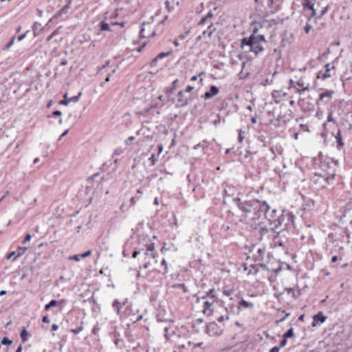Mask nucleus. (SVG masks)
Wrapping results in <instances>:
<instances>
[{
  "instance_id": "obj_1",
  "label": "nucleus",
  "mask_w": 352,
  "mask_h": 352,
  "mask_svg": "<svg viewBox=\"0 0 352 352\" xmlns=\"http://www.w3.org/2000/svg\"><path fill=\"white\" fill-rule=\"evenodd\" d=\"M234 201L237 205L239 209L242 212L245 219L249 221H258V217L262 211L267 208V202L261 201L258 199L248 201H242L241 198H234Z\"/></svg>"
},
{
  "instance_id": "obj_2",
  "label": "nucleus",
  "mask_w": 352,
  "mask_h": 352,
  "mask_svg": "<svg viewBox=\"0 0 352 352\" xmlns=\"http://www.w3.org/2000/svg\"><path fill=\"white\" fill-rule=\"evenodd\" d=\"M263 212L260 213L258 217V224H265V221L269 222V229L274 231V232L279 233L283 229H279L282 225V222L284 221L283 214L280 211H277L276 209H270V207L267 204V208Z\"/></svg>"
},
{
  "instance_id": "obj_3",
  "label": "nucleus",
  "mask_w": 352,
  "mask_h": 352,
  "mask_svg": "<svg viewBox=\"0 0 352 352\" xmlns=\"http://www.w3.org/2000/svg\"><path fill=\"white\" fill-rule=\"evenodd\" d=\"M253 38H243L241 41V48L245 52H252L255 54L263 50L262 44L253 42Z\"/></svg>"
},
{
  "instance_id": "obj_4",
  "label": "nucleus",
  "mask_w": 352,
  "mask_h": 352,
  "mask_svg": "<svg viewBox=\"0 0 352 352\" xmlns=\"http://www.w3.org/2000/svg\"><path fill=\"white\" fill-rule=\"evenodd\" d=\"M155 244L150 243L146 245V250L143 253V260L144 263L143 264V267L147 269L150 267L153 263H157V260H155Z\"/></svg>"
},
{
  "instance_id": "obj_5",
  "label": "nucleus",
  "mask_w": 352,
  "mask_h": 352,
  "mask_svg": "<svg viewBox=\"0 0 352 352\" xmlns=\"http://www.w3.org/2000/svg\"><path fill=\"white\" fill-rule=\"evenodd\" d=\"M335 170L331 171L329 175H315L314 182L322 188L325 187L334 179Z\"/></svg>"
},
{
  "instance_id": "obj_6",
  "label": "nucleus",
  "mask_w": 352,
  "mask_h": 352,
  "mask_svg": "<svg viewBox=\"0 0 352 352\" xmlns=\"http://www.w3.org/2000/svg\"><path fill=\"white\" fill-rule=\"evenodd\" d=\"M224 330V325H219L215 322H210L206 326V333L210 336H215L221 335Z\"/></svg>"
},
{
  "instance_id": "obj_7",
  "label": "nucleus",
  "mask_w": 352,
  "mask_h": 352,
  "mask_svg": "<svg viewBox=\"0 0 352 352\" xmlns=\"http://www.w3.org/2000/svg\"><path fill=\"white\" fill-rule=\"evenodd\" d=\"M191 100L190 95L184 94V91H180L178 92L177 99L173 102L175 103V106L177 108L186 106Z\"/></svg>"
},
{
  "instance_id": "obj_8",
  "label": "nucleus",
  "mask_w": 352,
  "mask_h": 352,
  "mask_svg": "<svg viewBox=\"0 0 352 352\" xmlns=\"http://www.w3.org/2000/svg\"><path fill=\"white\" fill-rule=\"evenodd\" d=\"M335 94V91L333 90H327L325 92L320 93L319 95V98L316 101L318 105H319L321 102H327L329 100L332 99L333 96Z\"/></svg>"
},
{
  "instance_id": "obj_9",
  "label": "nucleus",
  "mask_w": 352,
  "mask_h": 352,
  "mask_svg": "<svg viewBox=\"0 0 352 352\" xmlns=\"http://www.w3.org/2000/svg\"><path fill=\"white\" fill-rule=\"evenodd\" d=\"M296 86L298 87H301V89H298L297 91L300 94H302V93L305 91H309L310 89V84L309 82H305L302 78H300L298 81L296 82Z\"/></svg>"
},
{
  "instance_id": "obj_10",
  "label": "nucleus",
  "mask_w": 352,
  "mask_h": 352,
  "mask_svg": "<svg viewBox=\"0 0 352 352\" xmlns=\"http://www.w3.org/2000/svg\"><path fill=\"white\" fill-rule=\"evenodd\" d=\"M219 92V89L214 86V85H212L210 87V90L208 91H206L205 94H204V98L205 99H210L212 97L216 96L217 94H218Z\"/></svg>"
},
{
  "instance_id": "obj_11",
  "label": "nucleus",
  "mask_w": 352,
  "mask_h": 352,
  "mask_svg": "<svg viewBox=\"0 0 352 352\" xmlns=\"http://www.w3.org/2000/svg\"><path fill=\"white\" fill-rule=\"evenodd\" d=\"M213 302L214 300H212V302L206 300L204 302V309L202 312L204 313V315L209 316L212 314V309H211V307L213 304Z\"/></svg>"
},
{
  "instance_id": "obj_12",
  "label": "nucleus",
  "mask_w": 352,
  "mask_h": 352,
  "mask_svg": "<svg viewBox=\"0 0 352 352\" xmlns=\"http://www.w3.org/2000/svg\"><path fill=\"white\" fill-rule=\"evenodd\" d=\"M326 320L327 317L324 316L322 312H319L314 316L311 324L313 327H316L318 321H320L321 323H323Z\"/></svg>"
},
{
  "instance_id": "obj_13",
  "label": "nucleus",
  "mask_w": 352,
  "mask_h": 352,
  "mask_svg": "<svg viewBox=\"0 0 352 352\" xmlns=\"http://www.w3.org/2000/svg\"><path fill=\"white\" fill-rule=\"evenodd\" d=\"M249 38H253L254 40L253 42L257 43H262L265 42V36L262 34H256V32L254 30L253 32V34L249 37Z\"/></svg>"
},
{
  "instance_id": "obj_14",
  "label": "nucleus",
  "mask_w": 352,
  "mask_h": 352,
  "mask_svg": "<svg viewBox=\"0 0 352 352\" xmlns=\"http://www.w3.org/2000/svg\"><path fill=\"white\" fill-rule=\"evenodd\" d=\"M214 30L215 28L212 25V23L210 22V24L208 25L207 30H204L202 34L204 36L207 35L208 37H210Z\"/></svg>"
},
{
  "instance_id": "obj_15",
  "label": "nucleus",
  "mask_w": 352,
  "mask_h": 352,
  "mask_svg": "<svg viewBox=\"0 0 352 352\" xmlns=\"http://www.w3.org/2000/svg\"><path fill=\"white\" fill-rule=\"evenodd\" d=\"M63 302L64 300L57 301L55 300H52L45 306V310L48 311L51 307L61 305Z\"/></svg>"
},
{
  "instance_id": "obj_16",
  "label": "nucleus",
  "mask_w": 352,
  "mask_h": 352,
  "mask_svg": "<svg viewBox=\"0 0 352 352\" xmlns=\"http://www.w3.org/2000/svg\"><path fill=\"white\" fill-rule=\"evenodd\" d=\"M32 29L34 36H36L43 29L42 24L38 22H35L33 25Z\"/></svg>"
},
{
  "instance_id": "obj_17",
  "label": "nucleus",
  "mask_w": 352,
  "mask_h": 352,
  "mask_svg": "<svg viewBox=\"0 0 352 352\" xmlns=\"http://www.w3.org/2000/svg\"><path fill=\"white\" fill-rule=\"evenodd\" d=\"M331 69H326L324 73L322 74L319 72L318 74V78H321L322 80H325L328 78L331 77L332 74L330 73Z\"/></svg>"
},
{
  "instance_id": "obj_18",
  "label": "nucleus",
  "mask_w": 352,
  "mask_h": 352,
  "mask_svg": "<svg viewBox=\"0 0 352 352\" xmlns=\"http://www.w3.org/2000/svg\"><path fill=\"white\" fill-rule=\"evenodd\" d=\"M302 6L304 9L308 8L309 10L313 9L314 6V0H303Z\"/></svg>"
},
{
  "instance_id": "obj_19",
  "label": "nucleus",
  "mask_w": 352,
  "mask_h": 352,
  "mask_svg": "<svg viewBox=\"0 0 352 352\" xmlns=\"http://www.w3.org/2000/svg\"><path fill=\"white\" fill-rule=\"evenodd\" d=\"M339 251H340V256H333L331 258V262L332 263H336L338 260H342V256L344 254V248L343 247H340Z\"/></svg>"
},
{
  "instance_id": "obj_20",
  "label": "nucleus",
  "mask_w": 352,
  "mask_h": 352,
  "mask_svg": "<svg viewBox=\"0 0 352 352\" xmlns=\"http://www.w3.org/2000/svg\"><path fill=\"white\" fill-rule=\"evenodd\" d=\"M212 16H213V14H212L211 12H209L208 13V14H207L206 16L203 17V18L200 20V21L199 22L198 25H204V23H206V22H208V21L210 19H211V18L212 17Z\"/></svg>"
},
{
  "instance_id": "obj_21",
  "label": "nucleus",
  "mask_w": 352,
  "mask_h": 352,
  "mask_svg": "<svg viewBox=\"0 0 352 352\" xmlns=\"http://www.w3.org/2000/svg\"><path fill=\"white\" fill-rule=\"evenodd\" d=\"M239 305L243 307L244 308H252L254 305L250 302H248L243 299L241 300L239 302Z\"/></svg>"
},
{
  "instance_id": "obj_22",
  "label": "nucleus",
  "mask_w": 352,
  "mask_h": 352,
  "mask_svg": "<svg viewBox=\"0 0 352 352\" xmlns=\"http://www.w3.org/2000/svg\"><path fill=\"white\" fill-rule=\"evenodd\" d=\"M178 82L179 80L177 79L175 80L172 83V87L170 89H167L166 94H168V96H170L173 90L175 89Z\"/></svg>"
},
{
  "instance_id": "obj_23",
  "label": "nucleus",
  "mask_w": 352,
  "mask_h": 352,
  "mask_svg": "<svg viewBox=\"0 0 352 352\" xmlns=\"http://www.w3.org/2000/svg\"><path fill=\"white\" fill-rule=\"evenodd\" d=\"M100 29L102 31H112L110 28L109 24L106 23L105 21H102L100 23Z\"/></svg>"
},
{
  "instance_id": "obj_24",
  "label": "nucleus",
  "mask_w": 352,
  "mask_h": 352,
  "mask_svg": "<svg viewBox=\"0 0 352 352\" xmlns=\"http://www.w3.org/2000/svg\"><path fill=\"white\" fill-rule=\"evenodd\" d=\"M113 307L115 309V311L117 312V314H119L120 312L121 306H120V302L118 300H114V302L113 303Z\"/></svg>"
},
{
  "instance_id": "obj_25",
  "label": "nucleus",
  "mask_w": 352,
  "mask_h": 352,
  "mask_svg": "<svg viewBox=\"0 0 352 352\" xmlns=\"http://www.w3.org/2000/svg\"><path fill=\"white\" fill-rule=\"evenodd\" d=\"M27 249L28 248L25 247H19L18 248L17 251L16 252L17 253V254L16 255L15 258L22 256L25 252Z\"/></svg>"
},
{
  "instance_id": "obj_26",
  "label": "nucleus",
  "mask_w": 352,
  "mask_h": 352,
  "mask_svg": "<svg viewBox=\"0 0 352 352\" xmlns=\"http://www.w3.org/2000/svg\"><path fill=\"white\" fill-rule=\"evenodd\" d=\"M20 336L23 342L28 340V332L25 329L22 330Z\"/></svg>"
},
{
  "instance_id": "obj_27",
  "label": "nucleus",
  "mask_w": 352,
  "mask_h": 352,
  "mask_svg": "<svg viewBox=\"0 0 352 352\" xmlns=\"http://www.w3.org/2000/svg\"><path fill=\"white\" fill-rule=\"evenodd\" d=\"M293 335H294L293 329L290 328L283 334V337L287 339L288 338L292 337Z\"/></svg>"
},
{
  "instance_id": "obj_28",
  "label": "nucleus",
  "mask_w": 352,
  "mask_h": 352,
  "mask_svg": "<svg viewBox=\"0 0 352 352\" xmlns=\"http://www.w3.org/2000/svg\"><path fill=\"white\" fill-rule=\"evenodd\" d=\"M81 92L78 93L77 96L71 97L69 98V103L70 102H77L79 100L80 97L81 96Z\"/></svg>"
},
{
  "instance_id": "obj_29",
  "label": "nucleus",
  "mask_w": 352,
  "mask_h": 352,
  "mask_svg": "<svg viewBox=\"0 0 352 352\" xmlns=\"http://www.w3.org/2000/svg\"><path fill=\"white\" fill-rule=\"evenodd\" d=\"M12 343V341L10 339H9L8 337H4L1 341V344H3V345H7V344L10 345Z\"/></svg>"
},
{
  "instance_id": "obj_30",
  "label": "nucleus",
  "mask_w": 352,
  "mask_h": 352,
  "mask_svg": "<svg viewBox=\"0 0 352 352\" xmlns=\"http://www.w3.org/2000/svg\"><path fill=\"white\" fill-rule=\"evenodd\" d=\"M336 138L337 140V142L338 144V146L342 147L344 145V142H342V138L340 137V132L338 133Z\"/></svg>"
},
{
  "instance_id": "obj_31",
  "label": "nucleus",
  "mask_w": 352,
  "mask_h": 352,
  "mask_svg": "<svg viewBox=\"0 0 352 352\" xmlns=\"http://www.w3.org/2000/svg\"><path fill=\"white\" fill-rule=\"evenodd\" d=\"M115 72H116V69H113V70L111 71V74H109V75L107 76V77L106 78L105 80H104V82H102L100 83V87H104V85H105V83H106V82H109V81L110 80V76H111V74H114Z\"/></svg>"
},
{
  "instance_id": "obj_32",
  "label": "nucleus",
  "mask_w": 352,
  "mask_h": 352,
  "mask_svg": "<svg viewBox=\"0 0 352 352\" xmlns=\"http://www.w3.org/2000/svg\"><path fill=\"white\" fill-rule=\"evenodd\" d=\"M64 99L60 101V104L67 105L69 103V98H67V94H65L63 96Z\"/></svg>"
},
{
  "instance_id": "obj_33",
  "label": "nucleus",
  "mask_w": 352,
  "mask_h": 352,
  "mask_svg": "<svg viewBox=\"0 0 352 352\" xmlns=\"http://www.w3.org/2000/svg\"><path fill=\"white\" fill-rule=\"evenodd\" d=\"M285 290L287 291V294L292 295L293 298H297V296H296V292H294L293 288H285Z\"/></svg>"
},
{
  "instance_id": "obj_34",
  "label": "nucleus",
  "mask_w": 352,
  "mask_h": 352,
  "mask_svg": "<svg viewBox=\"0 0 352 352\" xmlns=\"http://www.w3.org/2000/svg\"><path fill=\"white\" fill-rule=\"evenodd\" d=\"M15 38L14 37H12L10 41L8 42V43L3 47V50H8L10 47H12L14 43Z\"/></svg>"
},
{
  "instance_id": "obj_35",
  "label": "nucleus",
  "mask_w": 352,
  "mask_h": 352,
  "mask_svg": "<svg viewBox=\"0 0 352 352\" xmlns=\"http://www.w3.org/2000/svg\"><path fill=\"white\" fill-rule=\"evenodd\" d=\"M61 28V26L58 27L55 31H54L48 37L47 40L50 41L54 36L58 34L59 30Z\"/></svg>"
},
{
  "instance_id": "obj_36",
  "label": "nucleus",
  "mask_w": 352,
  "mask_h": 352,
  "mask_svg": "<svg viewBox=\"0 0 352 352\" xmlns=\"http://www.w3.org/2000/svg\"><path fill=\"white\" fill-rule=\"evenodd\" d=\"M148 160L151 161L152 165L154 166L156 164L157 159L155 154H152L151 156L149 157Z\"/></svg>"
},
{
  "instance_id": "obj_37",
  "label": "nucleus",
  "mask_w": 352,
  "mask_h": 352,
  "mask_svg": "<svg viewBox=\"0 0 352 352\" xmlns=\"http://www.w3.org/2000/svg\"><path fill=\"white\" fill-rule=\"evenodd\" d=\"M169 54H170V52H162V53L159 54L156 57H157V59L160 60L163 58L168 56Z\"/></svg>"
},
{
  "instance_id": "obj_38",
  "label": "nucleus",
  "mask_w": 352,
  "mask_h": 352,
  "mask_svg": "<svg viewBox=\"0 0 352 352\" xmlns=\"http://www.w3.org/2000/svg\"><path fill=\"white\" fill-rule=\"evenodd\" d=\"M229 318H230L228 314H226L225 316H221L220 317H219L217 320L219 322H223L226 320H229Z\"/></svg>"
},
{
  "instance_id": "obj_39",
  "label": "nucleus",
  "mask_w": 352,
  "mask_h": 352,
  "mask_svg": "<svg viewBox=\"0 0 352 352\" xmlns=\"http://www.w3.org/2000/svg\"><path fill=\"white\" fill-rule=\"evenodd\" d=\"M166 95H168V94H166ZM168 98H169V96H164L161 95L158 97V99L162 101L164 103H166L169 100Z\"/></svg>"
},
{
  "instance_id": "obj_40",
  "label": "nucleus",
  "mask_w": 352,
  "mask_h": 352,
  "mask_svg": "<svg viewBox=\"0 0 352 352\" xmlns=\"http://www.w3.org/2000/svg\"><path fill=\"white\" fill-rule=\"evenodd\" d=\"M214 289H210L208 292H207V295L204 296L203 298H206V297L210 296L212 298H213L214 297Z\"/></svg>"
},
{
  "instance_id": "obj_41",
  "label": "nucleus",
  "mask_w": 352,
  "mask_h": 352,
  "mask_svg": "<svg viewBox=\"0 0 352 352\" xmlns=\"http://www.w3.org/2000/svg\"><path fill=\"white\" fill-rule=\"evenodd\" d=\"M223 295H225L228 297H230V300H233V298L231 297V295L232 293V290H223Z\"/></svg>"
},
{
  "instance_id": "obj_42",
  "label": "nucleus",
  "mask_w": 352,
  "mask_h": 352,
  "mask_svg": "<svg viewBox=\"0 0 352 352\" xmlns=\"http://www.w3.org/2000/svg\"><path fill=\"white\" fill-rule=\"evenodd\" d=\"M82 331V327H79L76 329H71V331L74 333V334H78L80 332Z\"/></svg>"
},
{
  "instance_id": "obj_43",
  "label": "nucleus",
  "mask_w": 352,
  "mask_h": 352,
  "mask_svg": "<svg viewBox=\"0 0 352 352\" xmlns=\"http://www.w3.org/2000/svg\"><path fill=\"white\" fill-rule=\"evenodd\" d=\"M287 339L283 338V339L280 341L279 346H278V348L281 349V348L284 347L287 344Z\"/></svg>"
},
{
  "instance_id": "obj_44",
  "label": "nucleus",
  "mask_w": 352,
  "mask_h": 352,
  "mask_svg": "<svg viewBox=\"0 0 352 352\" xmlns=\"http://www.w3.org/2000/svg\"><path fill=\"white\" fill-rule=\"evenodd\" d=\"M80 254H76V255H73V256H69V260H74L76 261H80Z\"/></svg>"
},
{
  "instance_id": "obj_45",
  "label": "nucleus",
  "mask_w": 352,
  "mask_h": 352,
  "mask_svg": "<svg viewBox=\"0 0 352 352\" xmlns=\"http://www.w3.org/2000/svg\"><path fill=\"white\" fill-rule=\"evenodd\" d=\"M159 60V59H157V57H155V58H153L151 62L150 63V65L151 67H156L157 65V61Z\"/></svg>"
},
{
  "instance_id": "obj_46",
  "label": "nucleus",
  "mask_w": 352,
  "mask_h": 352,
  "mask_svg": "<svg viewBox=\"0 0 352 352\" xmlns=\"http://www.w3.org/2000/svg\"><path fill=\"white\" fill-rule=\"evenodd\" d=\"M91 254V250H88L85 252H84L83 254H80V257L81 258H86L89 256H90Z\"/></svg>"
},
{
  "instance_id": "obj_47",
  "label": "nucleus",
  "mask_w": 352,
  "mask_h": 352,
  "mask_svg": "<svg viewBox=\"0 0 352 352\" xmlns=\"http://www.w3.org/2000/svg\"><path fill=\"white\" fill-rule=\"evenodd\" d=\"M28 32H29V30H28L25 33H24V34H23L20 35V36L17 38V40H18L19 41H21L22 40H23V39L26 37V36H27V34H28Z\"/></svg>"
},
{
  "instance_id": "obj_48",
  "label": "nucleus",
  "mask_w": 352,
  "mask_h": 352,
  "mask_svg": "<svg viewBox=\"0 0 352 352\" xmlns=\"http://www.w3.org/2000/svg\"><path fill=\"white\" fill-rule=\"evenodd\" d=\"M145 23H146L145 22H143V23H142V29H141V30H140V37H142V38H144V37L146 36L144 35V25H145Z\"/></svg>"
},
{
  "instance_id": "obj_49",
  "label": "nucleus",
  "mask_w": 352,
  "mask_h": 352,
  "mask_svg": "<svg viewBox=\"0 0 352 352\" xmlns=\"http://www.w3.org/2000/svg\"><path fill=\"white\" fill-rule=\"evenodd\" d=\"M164 336L167 340H169L170 339V336L168 334V329L167 327H165L164 329Z\"/></svg>"
},
{
  "instance_id": "obj_50",
  "label": "nucleus",
  "mask_w": 352,
  "mask_h": 352,
  "mask_svg": "<svg viewBox=\"0 0 352 352\" xmlns=\"http://www.w3.org/2000/svg\"><path fill=\"white\" fill-rule=\"evenodd\" d=\"M194 89L193 87L190 86V85H188L186 87V89H184V94H188L190 91H191L192 89Z\"/></svg>"
},
{
  "instance_id": "obj_51",
  "label": "nucleus",
  "mask_w": 352,
  "mask_h": 352,
  "mask_svg": "<svg viewBox=\"0 0 352 352\" xmlns=\"http://www.w3.org/2000/svg\"><path fill=\"white\" fill-rule=\"evenodd\" d=\"M31 238H32V235L30 234H26V236H25L23 242L24 243L28 242L29 241H30Z\"/></svg>"
},
{
  "instance_id": "obj_52",
  "label": "nucleus",
  "mask_w": 352,
  "mask_h": 352,
  "mask_svg": "<svg viewBox=\"0 0 352 352\" xmlns=\"http://www.w3.org/2000/svg\"><path fill=\"white\" fill-rule=\"evenodd\" d=\"M16 254H17V253H16L15 251L12 252L11 253H10V254H8V259H10V258H12L13 256H14V257H15ZM15 259H16V258H14V260H15Z\"/></svg>"
},
{
  "instance_id": "obj_53",
  "label": "nucleus",
  "mask_w": 352,
  "mask_h": 352,
  "mask_svg": "<svg viewBox=\"0 0 352 352\" xmlns=\"http://www.w3.org/2000/svg\"><path fill=\"white\" fill-rule=\"evenodd\" d=\"M327 121L328 122H334V120L332 116V112L329 113L327 116Z\"/></svg>"
},
{
  "instance_id": "obj_54",
  "label": "nucleus",
  "mask_w": 352,
  "mask_h": 352,
  "mask_svg": "<svg viewBox=\"0 0 352 352\" xmlns=\"http://www.w3.org/2000/svg\"><path fill=\"white\" fill-rule=\"evenodd\" d=\"M279 351L280 349L278 348V346H276L272 348L269 352H279Z\"/></svg>"
},
{
  "instance_id": "obj_55",
  "label": "nucleus",
  "mask_w": 352,
  "mask_h": 352,
  "mask_svg": "<svg viewBox=\"0 0 352 352\" xmlns=\"http://www.w3.org/2000/svg\"><path fill=\"white\" fill-rule=\"evenodd\" d=\"M311 28V26L309 24H307L305 27V31L306 33H309L310 30Z\"/></svg>"
},
{
  "instance_id": "obj_56",
  "label": "nucleus",
  "mask_w": 352,
  "mask_h": 352,
  "mask_svg": "<svg viewBox=\"0 0 352 352\" xmlns=\"http://www.w3.org/2000/svg\"><path fill=\"white\" fill-rule=\"evenodd\" d=\"M296 81H294V80L291 79L289 80V86H290V87H296Z\"/></svg>"
},
{
  "instance_id": "obj_57",
  "label": "nucleus",
  "mask_w": 352,
  "mask_h": 352,
  "mask_svg": "<svg viewBox=\"0 0 352 352\" xmlns=\"http://www.w3.org/2000/svg\"><path fill=\"white\" fill-rule=\"evenodd\" d=\"M52 114L54 116H59L62 114V112L59 110H56L54 111Z\"/></svg>"
},
{
  "instance_id": "obj_58",
  "label": "nucleus",
  "mask_w": 352,
  "mask_h": 352,
  "mask_svg": "<svg viewBox=\"0 0 352 352\" xmlns=\"http://www.w3.org/2000/svg\"><path fill=\"white\" fill-rule=\"evenodd\" d=\"M134 139H135V138L133 136H130L129 138H128L126 140V141H125L126 144H129V142L133 141Z\"/></svg>"
},
{
  "instance_id": "obj_59",
  "label": "nucleus",
  "mask_w": 352,
  "mask_h": 352,
  "mask_svg": "<svg viewBox=\"0 0 352 352\" xmlns=\"http://www.w3.org/2000/svg\"><path fill=\"white\" fill-rule=\"evenodd\" d=\"M327 11V7H325L322 11H321V13H320V15L318 16V18H320L321 16H322L323 15H324L326 14Z\"/></svg>"
},
{
  "instance_id": "obj_60",
  "label": "nucleus",
  "mask_w": 352,
  "mask_h": 352,
  "mask_svg": "<svg viewBox=\"0 0 352 352\" xmlns=\"http://www.w3.org/2000/svg\"><path fill=\"white\" fill-rule=\"evenodd\" d=\"M42 321L43 322H45V323H49L50 322V319L47 316H43V318H42Z\"/></svg>"
},
{
  "instance_id": "obj_61",
  "label": "nucleus",
  "mask_w": 352,
  "mask_h": 352,
  "mask_svg": "<svg viewBox=\"0 0 352 352\" xmlns=\"http://www.w3.org/2000/svg\"><path fill=\"white\" fill-rule=\"evenodd\" d=\"M157 148H158V155H160L163 151L164 147L162 145H159L157 146Z\"/></svg>"
},
{
  "instance_id": "obj_62",
  "label": "nucleus",
  "mask_w": 352,
  "mask_h": 352,
  "mask_svg": "<svg viewBox=\"0 0 352 352\" xmlns=\"http://www.w3.org/2000/svg\"><path fill=\"white\" fill-rule=\"evenodd\" d=\"M58 324H52V331H56V330H58Z\"/></svg>"
},
{
  "instance_id": "obj_63",
  "label": "nucleus",
  "mask_w": 352,
  "mask_h": 352,
  "mask_svg": "<svg viewBox=\"0 0 352 352\" xmlns=\"http://www.w3.org/2000/svg\"><path fill=\"white\" fill-rule=\"evenodd\" d=\"M140 254V251H134V252H133V253L132 256H133V258H136V257H137V256H138V254Z\"/></svg>"
},
{
  "instance_id": "obj_64",
  "label": "nucleus",
  "mask_w": 352,
  "mask_h": 352,
  "mask_svg": "<svg viewBox=\"0 0 352 352\" xmlns=\"http://www.w3.org/2000/svg\"><path fill=\"white\" fill-rule=\"evenodd\" d=\"M165 6L166 7V8L168 9V11H171L170 8V3L168 1H166L165 2Z\"/></svg>"
}]
</instances>
